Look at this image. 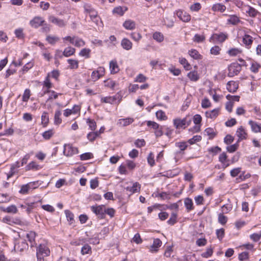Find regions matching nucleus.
Returning <instances> with one entry per match:
<instances>
[{"mask_svg":"<svg viewBox=\"0 0 261 261\" xmlns=\"http://www.w3.org/2000/svg\"><path fill=\"white\" fill-rule=\"evenodd\" d=\"M239 87L238 83L234 81L228 82L227 84L226 88L228 91L231 93L236 92Z\"/></svg>","mask_w":261,"mask_h":261,"instance_id":"6ab92c4d","label":"nucleus"},{"mask_svg":"<svg viewBox=\"0 0 261 261\" xmlns=\"http://www.w3.org/2000/svg\"><path fill=\"white\" fill-rule=\"evenodd\" d=\"M55 132L53 129L44 132L42 134V137L45 140H49L54 134Z\"/></svg>","mask_w":261,"mask_h":261,"instance_id":"49530a36","label":"nucleus"},{"mask_svg":"<svg viewBox=\"0 0 261 261\" xmlns=\"http://www.w3.org/2000/svg\"><path fill=\"white\" fill-rule=\"evenodd\" d=\"M59 75L60 73L58 70H54L51 72H49L47 75H49V77H51L55 80H58Z\"/></svg>","mask_w":261,"mask_h":261,"instance_id":"e2e57ef3","label":"nucleus"},{"mask_svg":"<svg viewBox=\"0 0 261 261\" xmlns=\"http://www.w3.org/2000/svg\"><path fill=\"white\" fill-rule=\"evenodd\" d=\"M164 23L168 28H171L174 25V21L171 17H166L164 19Z\"/></svg>","mask_w":261,"mask_h":261,"instance_id":"8fccbe9b","label":"nucleus"},{"mask_svg":"<svg viewBox=\"0 0 261 261\" xmlns=\"http://www.w3.org/2000/svg\"><path fill=\"white\" fill-rule=\"evenodd\" d=\"M35 185V182H30L26 185H22L20 190V193L23 194H25L28 193L30 189L35 188L34 186Z\"/></svg>","mask_w":261,"mask_h":261,"instance_id":"aec40b11","label":"nucleus"},{"mask_svg":"<svg viewBox=\"0 0 261 261\" xmlns=\"http://www.w3.org/2000/svg\"><path fill=\"white\" fill-rule=\"evenodd\" d=\"M179 62L184 66L186 70H189L190 69L191 65L186 59L184 58H179Z\"/></svg>","mask_w":261,"mask_h":261,"instance_id":"37998d69","label":"nucleus"},{"mask_svg":"<svg viewBox=\"0 0 261 261\" xmlns=\"http://www.w3.org/2000/svg\"><path fill=\"white\" fill-rule=\"evenodd\" d=\"M72 44L76 47H80L84 46L85 42L82 39L78 37L74 36V41Z\"/></svg>","mask_w":261,"mask_h":261,"instance_id":"2f4dec72","label":"nucleus"},{"mask_svg":"<svg viewBox=\"0 0 261 261\" xmlns=\"http://www.w3.org/2000/svg\"><path fill=\"white\" fill-rule=\"evenodd\" d=\"M201 8V5L199 3H196L190 6V10L192 11L197 12Z\"/></svg>","mask_w":261,"mask_h":261,"instance_id":"774afa93","label":"nucleus"},{"mask_svg":"<svg viewBox=\"0 0 261 261\" xmlns=\"http://www.w3.org/2000/svg\"><path fill=\"white\" fill-rule=\"evenodd\" d=\"M220 47H219L218 46H214L211 48L210 52L212 55H218L220 54Z\"/></svg>","mask_w":261,"mask_h":261,"instance_id":"338daca9","label":"nucleus"},{"mask_svg":"<svg viewBox=\"0 0 261 261\" xmlns=\"http://www.w3.org/2000/svg\"><path fill=\"white\" fill-rule=\"evenodd\" d=\"M80 110V108L77 105H74L72 109H67L64 110L63 115L65 117H68L70 115L75 114Z\"/></svg>","mask_w":261,"mask_h":261,"instance_id":"dca6fc26","label":"nucleus"},{"mask_svg":"<svg viewBox=\"0 0 261 261\" xmlns=\"http://www.w3.org/2000/svg\"><path fill=\"white\" fill-rule=\"evenodd\" d=\"M253 41V38L248 34H245L243 37V42L248 49L250 48Z\"/></svg>","mask_w":261,"mask_h":261,"instance_id":"f3484780","label":"nucleus"},{"mask_svg":"<svg viewBox=\"0 0 261 261\" xmlns=\"http://www.w3.org/2000/svg\"><path fill=\"white\" fill-rule=\"evenodd\" d=\"M60 38L56 36L48 35L46 36V40L50 44L54 45L59 40Z\"/></svg>","mask_w":261,"mask_h":261,"instance_id":"c9c22d12","label":"nucleus"},{"mask_svg":"<svg viewBox=\"0 0 261 261\" xmlns=\"http://www.w3.org/2000/svg\"><path fill=\"white\" fill-rule=\"evenodd\" d=\"M185 206L188 211L192 210L193 208V201L190 198H187L185 199L184 201Z\"/></svg>","mask_w":261,"mask_h":261,"instance_id":"de8ad7c7","label":"nucleus"},{"mask_svg":"<svg viewBox=\"0 0 261 261\" xmlns=\"http://www.w3.org/2000/svg\"><path fill=\"white\" fill-rule=\"evenodd\" d=\"M121 45L123 49L126 50H129L132 48L133 43L127 38H123L121 40Z\"/></svg>","mask_w":261,"mask_h":261,"instance_id":"4be33fe9","label":"nucleus"},{"mask_svg":"<svg viewBox=\"0 0 261 261\" xmlns=\"http://www.w3.org/2000/svg\"><path fill=\"white\" fill-rule=\"evenodd\" d=\"M177 221V215L176 213H172L168 220L167 223L170 225H173Z\"/></svg>","mask_w":261,"mask_h":261,"instance_id":"09e8293b","label":"nucleus"},{"mask_svg":"<svg viewBox=\"0 0 261 261\" xmlns=\"http://www.w3.org/2000/svg\"><path fill=\"white\" fill-rule=\"evenodd\" d=\"M43 87H46L47 89H50L53 87V84L50 82V77L49 75H47L43 81Z\"/></svg>","mask_w":261,"mask_h":261,"instance_id":"4d7b16f0","label":"nucleus"},{"mask_svg":"<svg viewBox=\"0 0 261 261\" xmlns=\"http://www.w3.org/2000/svg\"><path fill=\"white\" fill-rule=\"evenodd\" d=\"M241 66L238 64H232L228 67V75L230 77L237 75L241 70Z\"/></svg>","mask_w":261,"mask_h":261,"instance_id":"9d476101","label":"nucleus"},{"mask_svg":"<svg viewBox=\"0 0 261 261\" xmlns=\"http://www.w3.org/2000/svg\"><path fill=\"white\" fill-rule=\"evenodd\" d=\"M212 9L214 11L223 12L226 10V7L223 4L218 3L214 5Z\"/></svg>","mask_w":261,"mask_h":261,"instance_id":"473e14b6","label":"nucleus"},{"mask_svg":"<svg viewBox=\"0 0 261 261\" xmlns=\"http://www.w3.org/2000/svg\"><path fill=\"white\" fill-rule=\"evenodd\" d=\"M227 156L225 152L222 153L220 155L219 158V161L222 164H223V168H225L227 166H229L228 164H225V163L227 161Z\"/></svg>","mask_w":261,"mask_h":261,"instance_id":"e433bc0d","label":"nucleus"},{"mask_svg":"<svg viewBox=\"0 0 261 261\" xmlns=\"http://www.w3.org/2000/svg\"><path fill=\"white\" fill-rule=\"evenodd\" d=\"M49 119L48 114L46 112H43L41 115V124L43 127H46L49 123Z\"/></svg>","mask_w":261,"mask_h":261,"instance_id":"393cba45","label":"nucleus"},{"mask_svg":"<svg viewBox=\"0 0 261 261\" xmlns=\"http://www.w3.org/2000/svg\"><path fill=\"white\" fill-rule=\"evenodd\" d=\"M92 208L93 212H113V209L106 210L103 205H99L96 207L92 206Z\"/></svg>","mask_w":261,"mask_h":261,"instance_id":"cd10ccee","label":"nucleus"},{"mask_svg":"<svg viewBox=\"0 0 261 261\" xmlns=\"http://www.w3.org/2000/svg\"><path fill=\"white\" fill-rule=\"evenodd\" d=\"M2 221L3 222L11 225L14 224L20 225L22 223L20 219L15 218L12 216H7L3 218Z\"/></svg>","mask_w":261,"mask_h":261,"instance_id":"39448f33","label":"nucleus"},{"mask_svg":"<svg viewBox=\"0 0 261 261\" xmlns=\"http://www.w3.org/2000/svg\"><path fill=\"white\" fill-rule=\"evenodd\" d=\"M182 21L187 22L191 20V16L187 12L182 10H178L174 13Z\"/></svg>","mask_w":261,"mask_h":261,"instance_id":"423d86ee","label":"nucleus"},{"mask_svg":"<svg viewBox=\"0 0 261 261\" xmlns=\"http://www.w3.org/2000/svg\"><path fill=\"white\" fill-rule=\"evenodd\" d=\"M63 152L66 156H71L77 153L78 149L76 147H73L71 145H65Z\"/></svg>","mask_w":261,"mask_h":261,"instance_id":"1a4fd4ad","label":"nucleus"},{"mask_svg":"<svg viewBox=\"0 0 261 261\" xmlns=\"http://www.w3.org/2000/svg\"><path fill=\"white\" fill-rule=\"evenodd\" d=\"M241 172V168L238 167L232 169L230 174L232 177L237 176Z\"/></svg>","mask_w":261,"mask_h":261,"instance_id":"052dcab7","label":"nucleus"},{"mask_svg":"<svg viewBox=\"0 0 261 261\" xmlns=\"http://www.w3.org/2000/svg\"><path fill=\"white\" fill-rule=\"evenodd\" d=\"M67 62L69 64V68L71 69H75L79 67V61L73 59H68Z\"/></svg>","mask_w":261,"mask_h":261,"instance_id":"72a5a7b5","label":"nucleus"},{"mask_svg":"<svg viewBox=\"0 0 261 261\" xmlns=\"http://www.w3.org/2000/svg\"><path fill=\"white\" fill-rule=\"evenodd\" d=\"M227 54L231 57H234L242 53V50L238 48H232L227 51Z\"/></svg>","mask_w":261,"mask_h":261,"instance_id":"4c0bfd02","label":"nucleus"},{"mask_svg":"<svg viewBox=\"0 0 261 261\" xmlns=\"http://www.w3.org/2000/svg\"><path fill=\"white\" fill-rule=\"evenodd\" d=\"M236 135L239 138V141H240L246 139L248 135L245 128L241 126L237 129Z\"/></svg>","mask_w":261,"mask_h":261,"instance_id":"ddd939ff","label":"nucleus"},{"mask_svg":"<svg viewBox=\"0 0 261 261\" xmlns=\"http://www.w3.org/2000/svg\"><path fill=\"white\" fill-rule=\"evenodd\" d=\"M109 66L111 73L115 74L119 71V68L116 60H112L110 61Z\"/></svg>","mask_w":261,"mask_h":261,"instance_id":"5701e85b","label":"nucleus"},{"mask_svg":"<svg viewBox=\"0 0 261 261\" xmlns=\"http://www.w3.org/2000/svg\"><path fill=\"white\" fill-rule=\"evenodd\" d=\"M249 258V254L248 252H242L238 254V259L240 261H245Z\"/></svg>","mask_w":261,"mask_h":261,"instance_id":"79ce46f5","label":"nucleus"},{"mask_svg":"<svg viewBox=\"0 0 261 261\" xmlns=\"http://www.w3.org/2000/svg\"><path fill=\"white\" fill-rule=\"evenodd\" d=\"M162 245V242L160 239L158 238L154 239L152 245L150 247L149 251L151 253L157 252Z\"/></svg>","mask_w":261,"mask_h":261,"instance_id":"9b49d317","label":"nucleus"},{"mask_svg":"<svg viewBox=\"0 0 261 261\" xmlns=\"http://www.w3.org/2000/svg\"><path fill=\"white\" fill-rule=\"evenodd\" d=\"M36 234L34 231H30L27 234V237L28 239V241L30 243V246L31 248L34 247L35 246H36L37 244L35 242V237H36Z\"/></svg>","mask_w":261,"mask_h":261,"instance_id":"412c9836","label":"nucleus"},{"mask_svg":"<svg viewBox=\"0 0 261 261\" xmlns=\"http://www.w3.org/2000/svg\"><path fill=\"white\" fill-rule=\"evenodd\" d=\"M190 123V120H188L187 118L183 119L176 118L173 120V124L177 129L185 128Z\"/></svg>","mask_w":261,"mask_h":261,"instance_id":"f03ea898","label":"nucleus"},{"mask_svg":"<svg viewBox=\"0 0 261 261\" xmlns=\"http://www.w3.org/2000/svg\"><path fill=\"white\" fill-rule=\"evenodd\" d=\"M246 12L251 17H255L258 13L257 10L251 7H248V10L246 11Z\"/></svg>","mask_w":261,"mask_h":261,"instance_id":"680f3d73","label":"nucleus"},{"mask_svg":"<svg viewBox=\"0 0 261 261\" xmlns=\"http://www.w3.org/2000/svg\"><path fill=\"white\" fill-rule=\"evenodd\" d=\"M228 36L226 34L223 33H216L213 34L210 38V41L212 42H223Z\"/></svg>","mask_w":261,"mask_h":261,"instance_id":"20e7f679","label":"nucleus"},{"mask_svg":"<svg viewBox=\"0 0 261 261\" xmlns=\"http://www.w3.org/2000/svg\"><path fill=\"white\" fill-rule=\"evenodd\" d=\"M90 52L91 50L89 48H83L80 52L79 55L82 57H85L86 58H89L90 57Z\"/></svg>","mask_w":261,"mask_h":261,"instance_id":"5fc2aeb1","label":"nucleus"},{"mask_svg":"<svg viewBox=\"0 0 261 261\" xmlns=\"http://www.w3.org/2000/svg\"><path fill=\"white\" fill-rule=\"evenodd\" d=\"M153 39L156 40L158 42H162L164 39V36L163 34L160 32H155L153 34Z\"/></svg>","mask_w":261,"mask_h":261,"instance_id":"c756f323","label":"nucleus"},{"mask_svg":"<svg viewBox=\"0 0 261 261\" xmlns=\"http://www.w3.org/2000/svg\"><path fill=\"white\" fill-rule=\"evenodd\" d=\"M127 10V8L125 6H118L113 9L112 13L114 15L122 16Z\"/></svg>","mask_w":261,"mask_h":261,"instance_id":"a211bd4d","label":"nucleus"},{"mask_svg":"<svg viewBox=\"0 0 261 261\" xmlns=\"http://www.w3.org/2000/svg\"><path fill=\"white\" fill-rule=\"evenodd\" d=\"M188 53L190 57H191L192 58L195 60H199L202 58V56L199 53V52L197 50L195 49H192L189 50Z\"/></svg>","mask_w":261,"mask_h":261,"instance_id":"bb28decb","label":"nucleus"},{"mask_svg":"<svg viewBox=\"0 0 261 261\" xmlns=\"http://www.w3.org/2000/svg\"><path fill=\"white\" fill-rule=\"evenodd\" d=\"M219 109H215L212 111L206 112L205 114L206 116L211 118H216L219 114Z\"/></svg>","mask_w":261,"mask_h":261,"instance_id":"f704fd0d","label":"nucleus"},{"mask_svg":"<svg viewBox=\"0 0 261 261\" xmlns=\"http://www.w3.org/2000/svg\"><path fill=\"white\" fill-rule=\"evenodd\" d=\"M261 68V65L256 61H253L251 63L250 69L251 72L256 73L259 72V69Z\"/></svg>","mask_w":261,"mask_h":261,"instance_id":"a878e982","label":"nucleus"},{"mask_svg":"<svg viewBox=\"0 0 261 261\" xmlns=\"http://www.w3.org/2000/svg\"><path fill=\"white\" fill-rule=\"evenodd\" d=\"M34 66L33 62H29L24 65L22 68V73L27 72L29 69H31Z\"/></svg>","mask_w":261,"mask_h":261,"instance_id":"bf43d9fd","label":"nucleus"},{"mask_svg":"<svg viewBox=\"0 0 261 261\" xmlns=\"http://www.w3.org/2000/svg\"><path fill=\"white\" fill-rule=\"evenodd\" d=\"M205 37L203 35L196 34L194 35L193 41L196 43L202 42L205 40Z\"/></svg>","mask_w":261,"mask_h":261,"instance_id":"a18cd8bd","label":"nucleus"},{"mask_svg":"<svg viewBox=\"0 0 261 261\" xmlns=\"http://www.w3.org/2000/svg\"><path fill=\"white\" fill-rule=\"evenodd\" d=\"M31 96V90L29 89H26L22 95V100L24 102H28Z\"/></svg>","mask_w":261,"mask_h":261,"instance_id":"603ef678","label":"nucleus"},{"mask_svg":"<svg viewBox=\"0 0 261 261\" xmlns=\"http://www.w3.org/2000/svg\"><path fill=\"white\" fill-rule=\"evenodd\" d=\"M207 244V240L205 238H200L196 241V244L199 247L204 246Z\"/></svg>","mask_w":261,"mask_h":261,"instance_id":"69168bd1","label":"nucleus"},{"mask_svg":"<svg viewBox=\"0 0 261 261\" xmlns=\"http://www.w3.org/2000/svg\"><path fill=\"white\" fill-rule=\"evenodd\" d=\"M39 165L35 162H31L25 167L26 170H37Z\"/></svg>","mask_w":261,"mask_h":261,"instance_id":"6e6d98bb","label":"nucleus"},{"mask_svg":"<svg viewBox=\"0 0 261 261\" xmlns=\"http://www.w3.org/2000/svg\"><path fill=\"white\" fill-rule=\"evenodd\" d=\"M132 186H127L125 189L128 193V195H132L136 193H139L141 190V185L138 182H131Z\"/></svg>","mask_w":261,"mask_h":261,"instance_id":"7ed1b4c3","label":"nucleus"},{"mask_svg":"<svg viewBox=\"0 0 261 261\" xmlns=\"http://www.w3.org/2000/svg\"><path fill=\"white\" fill-rule=\"evenodd\" d=\"M61 112L59 110L56 111L55 114L54 122L56 124H60L62 122V119L60 118Z\"/></svg>","mask_w":261,"mask_h":261,"instance_id":"c03bdc74","label":"nucleus"},{"mask_svg":"<svg viewBox=\"0 0 261 261\" xmlns=\"http://www.w3.org/2000/svg\"><path fill=\"white\" fill-rule=\"evenodd\" d=\"M28 248V244L25 241H18L14 246V250L17 252H22Z\"/></svg>","mask_w":261,"mask_h":261,"instance_id":"f8f14e48","label":"nucleus"},{"mask_svg":"<svg viewBox=\"0 0 261 261\" xmlns=\"http://www.w3.org/2000/svg\"><path fill=\"white\" fill-rule=\"evenodd\" d=\"M75 52V48L70 46L65 48L63 53V55L66 57H68L73 55Z\"/></svg>","mask_w":261,"mask_h":261,"instance_id":"7c9ffc66","label":"nucleus"},{"mask_svg":"<svg viewBox=\"0 0 261 261\" xmlns=\"http://www.w3.org/2000/svg\"><path fill=\"white\" fill-rule=\"evenodd\" d=\"M156 116L158 119L161 120H165L167 119L165 112L162 110H159L156 112Z\"/></svg>","mask_w":261,"mask_h":261,"instance_id":"864d4df0","label":"nucleus"},{"mask_svg":"<svg viewBox=\"0 0 261 261\" xmlns=\"http://www.w3.org/2000/svg\"><path fill=\"white\" fill-rule=\"evenodd\" d=\"M104 83L105 86L111 89H114L116 85L115 82L110 79L105 81Z\"/></svg>","mask_w":261,"mask_h":261,"instance_id":"13d9d810","label":"nucleus"},{"mask_svg":"<svg viewBox=\"0 0 261 261\" xmlns=\"http://www.w3.org/2000/svg\"><path fill=\"white\" fill-rule=\"evenodd\" d=\"M36 247L37 261H44L45 257L50 254V250L47 241L43 240Z\"/></svg>","mask_w":261,"mask_h":261,"instance_id":"f257e3e1","label":"nucleus"},{"mask_svg":"<svg viewBox=\"0 0 261 261\" xmlns=\"http://www.w3.org/2000/svg\"><path fill=\"white\" fill-rule=\"evenodd\" d=\"M248 124L250 126L251 130L253 132L255 133H261V123L259 124L253 120H249L248 122Z\"/></svg>","mask_w":261,"mask_h":261,"instance_id":"2eb2a0df","label":"nucleus"},{"mask_svg":"<svg viewBox=\"0 0 261 261\" xmlns=\"http://www.w3.org/2000/svg\"><path fill=\"white\" fill-rule=\"evenodd\" d=\"M131 38L135 41L138 42L142 38V36L139 33L133 32L130 34Z\"/></svg>","mask_w":261,"mask_h":261,"instance_id":"0e129e2a","label":"nucleus"},{"mask_svg":"<svg viewBox=\"0 0 261 261\" xmlns=\"http://www.w3.org/2000/svg\"><path fill=\"white\" fill-rule=\"evenodd\" d=\"M123 27L127 30H134L136 29V23L130 19H126L123 23Z\"/></svg>","mask_w":261,"mask_h":261,"instance_id":"4468645a","label":"nucleus"},{"mask_svg":"<svg viewBox=\"0 0 261 261\" xmlns=\"http://www.w3.org/2000/svg\"><path fill=\"white\" fill-rule=\"evenodd\" d=\"M188 77L193 81H196L198 80L199 76L197 72L196 71H192L188 74Z\"/></svg>","mask_w":261,"mask_h":261,"instance_id":"3c124183","label":"nucleus"},{"mask_svg":"<svg viewBox=\"0 0 261 261\" xmlns=\"http://www.w3.org/2000/svg\"><path fill=\"white\" fill-rule=\"evenodd\" d=\"M45 20L43 18L40 16H35L30 21V25L34 28H38L40 26H42L44 24Z\"/></svg>","mask_w":261,"mask_h":261,"instance_id":"0eeeda50","label":"nucleus"},{"mask_svg":"<svg viewBox=\"0 0 261 261\" xmlns=\"http://www.w3.org/2000/svg\"><path fill=\"white\" fill-rule=\"evenodd\" d=\"M92 253V249L90 245L85 244L81 249V253L83 255L91 254Z\"/></svg>","mask_w":261,"mask_h":261,"instance_id":"a19ab883","label":"nucleus"},{"mask_svg":"<svg viewBox=\"0 0 261 261\" xmlns=\"http://www.w3.org/2000/svg\"><path fill=\"white\" fill-rule=\"evenodd\" d=\"M227 22L231 24L236 25L240 22V19L236 15H230L227 19Z\"/></svg>","mask_w":261,"mask_h":261,"instance_id":"58836bf2","label":"nucleus"},{"mask_svg":"<svg viewBox=\"0 0 261 261\" xmlns=\"http://www.w3.org/2000/svg\"><path fill=\"white\" fill-rule=\"evenodd\" d=\"M118 96L117 95L114 96H108V97H102L101 99V102H105V103H114L115 102L116 100L117 99Z\"/></svg>","mask_w":261,"mask_h":261,"instance_id":"c85d7f7f","label":"nucleus"},{"mask_svg":"<svg viewBox=\"0 0 261 261\" xmlns=\"http://www.w3.org/2000/svg\"><path fill=\"white\" fill-rule=\"evenodd\" d=\"M213 249L211 247H210L209 248H206V251L203 252L201 254V256L203 258H209L213 255Z\"/></svg>","mask_w":261,"mask_h":261,"instance_id":"ea45409f","label":"nucleus"},{"mask_svg":"<svg viewBox=\"0 0 261 261\" xmlns=\"http://www.w3.org/2000/svg\"><path fill=\"white\" fill-rule=\"evenodd\" d=\"M134 120L132 118H126L120 119L118 120V124L122 126H126L134 122Z\"/></svg>","mask_w":261,"mask_h":261,"instance_id":"b1692460","label":"nucleus"},{"mask_svg":"<svg viewBox=\"0 0 261 261\" xmlns=\"http://www.w3.org/2000/svg\"><path fill=\"white\" fill-rule=\"evenodd\" d=\"M48 20L50 22L55 24L60 28L64 27L66 22L63 20L55 17L54 15L48 16Z\"/></svg>","mask_w":261,"mask_h":261,"instance_id":"6e6552de","label":"nucleus"}]
</instances>
